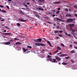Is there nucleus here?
<instances>
[{"label":"nucleus","mask_w":77,"mask_h":77,"mask_svg":"<svg viewBox=\"0 0 77 77\" xmlns=\"http://www.w3.org/2000/svg\"><path fill=\"white\" fill-rule=\"evenodd\" d=\"M66 17H71V15L70 14H67L66 15Z\"/></svg>","instance_id":"8"},{"label":"nucleus","mask_w":77,"mask_h":77,"mask_svg":"<svg viewBox=\"0 0 77 77\" xmlns=\"http://www.w3.org/2000/svg\"><path fill=\"white\" fill-rule=\"evenodd\" d=\"M47 57L48 58H51V56L50 55H48L47 56Z\"/></svg>","instance_id":"35"},{"label":"nucleus","mask_w":77,"mask_h":77,"mask_svg":"<svg viewBox=\"0 0 77 77\" xmlns=\"http://www.w3.org/2000/svg\"><path fill=\"white\" fill-rule=\"evenodd\" d=\"M0 8H4V6L2 5H0Z\"/></svg>","instance_id":"34"},{"label":"nucleus","mask_w":77,"mask_h":77,"mask_svg":"<svg viewBox=\"0 0 77 77\" xmlns=\"http://www.w3.org/2000/svg\"><path fill=\"white\" fill-rule=\"evenodd\" d=\"M73 21V19L72 18H70L66 20L67 22H72Z\"/></svg>","instance_id":"2"},{"label":"nucleus","mask_w":77,"mask_h":77,"mask_svg":"<svg viewBox=\"0 0 77 77\" xmlns=\"http://www.w3.org/2000/svg\"><path fill=\"white\" fill-rule=\"evenodd\" d=\"M74 48H75V49H77V47H74Z\"/></svg>","instance_id":"58"},{"label":"nucleus","mask_w":77,"mask_h":77,"mask_svg":"<svg viewBox=\"0 0 77 77\" xmlns=\"http://www.w3.org/2000/svg\"><path fill=\"white\" fill-rule=\"evenodd\" d=\"M35 17H37V18H40V16L38 14H35Z\"/></svg>","instance_id":"16"},{"label":"nucleus","mask_w":77,"mask_h":77,"mask_svg":"<svg viewBox=\"0 0 77 77\" xmlns=\"http://www.w3.org/2000/svg\"><path fill=\"white\" fill-rule=\"evenodd\" d=\"M53 62H54V63H55V62H56V60H55V59H53Z\"/></svg>","instance_id":"27"},{"label":"nucleus","mask_w":77,"mask_h":77,"mask_svg":"<svg viewBox=\"0 0 77 77\" xmlns=\"http://www.w3.org/2000/svg\"><path fill=\"white\" fill-rule=\"evenodd\" d=\"M70 30H71L72 32H75V30H74V29H72V28H71V29Z\"/></svg>","instance_id":"24"},{"label":"nucleus","mask_w":77,"mask_h":77,"mask_svg":"<svg viewBox=\"0 0 77 77\" xmlns=\"http://www.w3.org/2000/svg\"><path fill=\"white\" fill-rule=\"evenodd\" d=\"M57 48L58 50H61V48H60L59 46H58L57 47Z\"/></svg>","instance_id":"11"},{"label":"nucleus","mask_w":77,"mask_h":77,"mask_svg":"<svg viewBox=\"0 0 77 77\" xmlns=\"http://www.w3.org/2000/svg\"><path fill=\"white\" fill-rule=\"evenodd\" d=\"M60 57H63V56H67V54H62L59 55Z\"/></svg>","instance_id":"5"},{"label":"nucleus","mask_w":77,"mask_h":77,"mask_svg":"<svg viewBox=\"0 0 77 77\" xmlns=\"http://www.w3.org/2000/svg\"><path fill=\"white\" fill-rule=\"evenodd\" d=\"M56 11V10H52L51 11V12L52 13H54Z\"/></svg>","instance_id":"25"},{"label":"nucleus","mask_w":77,"mask_h":77,"mask_svg":"<svg viewBox=\"0 0 77 77\" xmlns=\"http://www.w3.org/2000/svg\"><path fill=\"white\" fill-rule=\"evenodd\" d=\"M37 40L38 42V41L39 42H41V41H42V39H38Z\"/></svg>","instance_id":"17"},{"label":"nucleus","mask_w":77,"mask_h":77,"mask_svg":"<svg viewBox=\"0 0 77 77\" xmlns=\"http://www.w3.org/2000/svg\"><path fill=\"white\" fill-rule=\"evenodd\" d=\"M22 9H23V10H26V11H27V10L26 9H25V8H22Z\"/></svg>","instance_id":"46"},{"label":"nucleus","mask_w":77,"mask_h":77,"mask_svg":"<svg viewBox=\"0 0 77 77\" xmlns=\"http://www.w3.org/2000/svg\"><path fill=\"white\" fill-rule=\"evenodd\" d=\"M59 33H63V31L62 30H60L59 31Z\"/></svg>","instance_id":"41"},{"label":"nucleus","mask_w":77,"mask_h":77,"mask_svg":"<svg viewBox=\"0 0 77 77\" xmlns=\"http://www.w3.org/2000/svg\"><path fill=\"white\" fill-rule=\"evenodd\" d=\"M38 2H40V3H42V1L41 0H38Z\"/></svg>","instance_id":"38"},{"label":"nucleus","mask_w":77,"mask_h":77,"mask_svg":"<svg viewBox=\"0 0 77 77\" xmlns=\"http://www.w3.org/2000/svg\"><path fill=\"white\" fill-rule=\"evenodd\" d=\"M62 65H67V63L64 62L62 63Z\"/></svg>","instance_id":"13"},{"label":"nucleus","mask_w":77,"mask_h":77,"mask_svg":"<svg viewBox=\"0 0 77 77\" xmlns=\"http://www.w3.org/2000/svg\"><path fill=\"white\" fill-rule=\"evenodd\" d=\"M17 25L18 26H20V24L19 23H17Z\"/></svg>","instance_id":"39"},{"label":"nucleus","mask_w":77,"mask_h":77,"mask_svg":"<svg viewBox=\"0 0 77 77\" xmlns=\"http://www.w3.org/2000/svg\"><path fill=\"white\" fill-rule=\"evenodd\" d=\"M22 44L21 43L19 42H17L16 43V45H18V44Z\"/></svg>","instance_id":"10"},{"label":"nucleus","mask_w":77,"mask_h":77,"mask_svg":"<svg viewBox=\"0 0 77 77\" xmlns=\"http://www.w3.org/2000/svg\"><path fill=\"white\" fill-rule=\"evenodd\" d=\"M70 47H72V45H70Z\"/></svg>","instance_id":"61"},{"label":"nucleus","mask_w":77,"mask_h":77,"mask_svg":"<svg viewBox=\"0 0 77 77\" xmlns=\"http://www.w3.org/2000/svg\"><path fill=\"white\" fill-rule=\"evenodd\" d=\"M69 58H70V57H66V59H68Z\"/></svg>","instance_id":"29"},{"label":"nucleus","mask_w":77,"mask_h":77,"mask_svg":"<svg viewBox=\"0 0 77 77\" xmlns=\"http://www.w3.org/2000/svg\"><path fill=\"white\" fill-rule=\"evenodd\" d=\"M52 17H55V14H53L52 15Z\"/></svg>","instance_id":"62"},{"label":"nucleus","mask_w":77,"mask_h":77,"mask_svg":"<svg viewBox=\"0 0 77 77\" xmlns=\"http://www.w3.org/2000/svg\"><path fill=\"white\" fill-rule=\"evenodd\" d=\"M47 43H48V44H50V42L49 41H48L47 42Z\"/></svg>","instance_id":"53"},{"label":"nucleus","mask_w":77,"mask_h":77,"mask_svg":"<svg viewBox=\"0 0 77 77\" xmlns=\"http://www.w3.org/2000/svg\"><path fill=\"white\" fill-rule=\"evenodd\" d=\"M75 17H77V14H75Z\"/></svg>","instance_id":"57"},{"label":"nucleus","mask_w":77,"mask_h":77,"mask_svg":"<svg viewBox=\"0 0 77 77\" xmlns=\"http://www.w3.org/2000/svg\"><path fill=\"white\" fill-rule=\"evenodd\" d=\"M65 11H67L68 12V9L67 8H66L65 9Z\"/></svg>","instance_id":"40"},{"label":"nucleus","mask_w":77,"mask_h":77,"mask_svg":"<svg viewBox=\"0 0 77 77\" xmlns=\"http://www.w3.org/2000/svg\"><path fill=\"white\" fill-rule=\"evenodd\" d=\"M55 59H56V60H58V61L59 60H61V59L59 58H58V57L57 56H55Z\"/></svg>","instance_id":"4"},{"label":"nucleus","mask_w":77,"mask_h":77,"mask_svg":"<svg viewBox=\"0 0 77 77\" xmlns=\"http://www.w3.org/2000/svg\"><path fill=\"white\" fill-rule=\"evenodd\" d=\"M35 45H38V43H35Z\"/></svg>","instance_id":"55"},{"label":"nucleus","mask_w":77,"mask_h":77,"mask_svg":"<svg viewBox=\"0 0 77 77\" xmlns=\"http://www.w3.org/2000/svg\"><path fill=\"white\" fill-rule=\"evenodd\" d=\"M47 22L48 23H49V24H51V22H50L49 21H48Z\"/></svg>","instance_id":"56"},{"label":"nucleus","mask_w":77,"mask_h":77,"mask_svg":"<svg viewBox=\"0 0 77 77\" xmlns=\"http://www.w3.org/2000/svg\"><path fill=\"white\" fill-rule=\"evenodd\" d=\"M65 34L66 35H67V36H71V35L70 34H68V33H67L66 32H65Z\"/></svg>","instance_id":"12"},{"label":"nucleus","mask_w":77,"mask_h":77,"mask_svg":"<svg viewBox=\"0 0 77 77\" xmlns=\"http://www.w3.org/2000/svg\"><path fill=\"white\" fill-rule=\"evenodd\" d=\"M58 35L59 36H60V37H62V36H62V35L60 34H59V35Z\"/></svg>","instance_id":"44"},{"label":"nucleus","mask_w":77,"mask_h":77,"mask_svg":"<svg viewBox=\"0 0 77 77\" xmlns=\"http://www.w3.org/2000/svg\"><path fill=\"white\" fill-rule=\"evenodd\" d=\"M23 5L24 6H25L26 8H27V5L25 4V3H23Z\"/></svg>","instance_id":"20"},{"label":"nucleus","mask_w":77,"mask_h":77,"mask_svg":"<svg viewBox=\"0 0 77 77\" xmlns=\"http://www.w3.org/2000/svg\"><path fill=\"white\" fill-rule=\"evenodd\" d=\"M23 50L24 52H26V51H27V49H26L25 48H23Z\"/></svg>","instance_id":"19"},{"label":"nucleus","mask_w":77,"mask_h":77,"mask_svg":"<svg viewBox=\"0 0 77 77\" xmlns=\"http://www.w3.org/2000/svg\"><path fill=\"white\" fill-rule=\"evenodd\" d=\"M11 33H5V35H11Z\"/></svg>","instance_id":"22"},{"label":"nucleus","mask_w":77,"mask_h":77,"mask_svg":"<svg viewBox=\"0 0 77 77\" xmlns=\"http://www.w3.org/2000/svg\"><path fill=\"white\" fill-rule=\"evenodd\" d=\"M44 51H45V50H42L41 52V53H44Z\"/></svg>","instance_id":"31"},{"label":"nucleus","mask_w":77,"mask_h":77,"mask_svg":"<svg viewBox=\"0 0 77 77\" xmlns=\"http://www.w3.org/2000/svg\"><path fill=\"white\" fill-rule=\"evenodd\" d=\"M6 8H8V9H9V6H7Z\"/></svg>","instance_id":"47"},{"label":"nucleus","mask_w":77,"mask_h":77,"mask_svg":"<svg viewBox=\"0 0 77 77\" xmlns=\"http://www.w3.org/2000/svg\"><path fill=\"white\" fill-rule=\"evenodd\" d=\"M61 45L63 47H65V46H64V45L63 43H61Z\"/></svg>","instance_id":"28"},{"label":"nucleus","mask_w":77,"mask_h":77,"mask_svg":"<svg viewBox=\"0 0 77 77\" xmlns=\"http://www.w3.org/2000/svg\"><path fill=\"white\" fill-rule=\"evenodd\" d=\"M54 4H60V2H54Z\"/></svg>","instance_id":"6"},{"label":"nucleus","mask_w":77,"mask_h":77,"mask_svg":"<svg viewBox=\"0 0 77 77\" xmlns=\"http://www.w3.org/2000/svg\"><path fill=\"white\" fill-rule=\"evenodd\" d=\"M71 61L72 63H74V60H71Z\"/></svg>","instance_id":"45"},{"label":"nucleus","mask_w":77,"mask_h":77,"mask_svg":"<svg viewBox=\"0 0 77 77\" xmlns=\"http://www.w3.org/2000/svg\"><path fill=\"white\" fill-rule=\"evenodd\" d=\"M58 51H59L58 50H57L56 51L54 52V53H57V52H58Z\"/></svg>","instance_id":"37"},{"label":"nucleus","mask_w":77,"mask_h":77,"mask_svg":"<svg viewBox=\"0 0 77 77\" xmlns=\"http://www.w3.org/2000/svg\"><path fill=\"white\" fill-rule=\"evenodd\" d=\"M49 45L50 46V47H51L52 45H51V43H50L49 44Z\"/></svg>","instance_id":"42"},{"label":"nucleus","mask_w":77,"mask_h":77,"mask_svg":"<svg viewBox=\"0 0 77 77\" xmlns=\"http://www.w3.org/2000/svg\"><path fill=\"white\" fill-rule=\"evenodd\" d=\"M15 40H17V41H18L19 40V39H15Z\"/></svg>","instance_id":"60"},{"label":"nucleus","mask_w":77,"mask_h":77,"mask_svg":"<svg viewBox=\"0 0 77 77\" xmlns=\"http://www.w3.org/2000/svg\"><path fill=\"white\" fill-rule=\"evenodd\" d=\"M8 2H11V1H12V0H8Z\"/></svg>","instance_id":"64"},{"label":"nucleus","mask_w":77,"mask_h":77,"mask_svg":"<svg viewBox=\"0 0 77 77\" xmlns=\"http://www.w3.org/2000/svg\"><path fill=\"white\" fill-rule=\"evenodd\" d=\"M74 43L75 44H77V42H74Z\"/></svg>","instance_id":"52"},{"label":"nucleus","mask_w":77,"mask_h":77,"mask_svg":"<svg viewBox=\"0 0 77 77\" xmlns=\"http://www.w3.org/2000/svg\"><path fill=\"white\" fill-rule=\"evenodd\" d=\"M19 21H22V22H25V21H26V20H24L19 19Z\"/></svg>","instance_id":"7"},{"label":"nucleus","mask_w":77,"mask_h":77,"mask_svg":"<svg viewBox=\"0 0 77 77\" xmlns=\"http://www.w3.org/2000/svg\"><path fill=\"white\" fill-rule=\"evenodd\" d=\"M58 32H59V31H58L57 30H55L54 32V33H58Z\"/></svg>","instance_id":"23"},{"label":"nucleus","mask_w":77,"mask_h":77,"mask_svg":"<svg viewBox=\"0 0 77 77\" xmlns=\"http://www.w3.org/2000/svg\"><path fill=\"white\" fill-rule=\"evenodd\" d=\"M10 42H14V41H13V40H10Z\"/></svg>","instance_id":"54"},{"label":"nucleus","mask_w":77,"mask_h":77,"mask_svg":"<svg viewBox=\"0 0 77 77\" xmlns=\"http://www.w3.org/2000/svg\"><path fill=\"white\" fill-rule=\"evenodd\" d=\"M5 28H6V29H9V28L7 26H5Z\"/></svg>","instance_id":"49"},{"label":"nucleus","mask_w":77,"mask_h":77,"mask_svg":"<svg viewBox=\"0 0 77 77\" xmlns=\"http://www.w3.org/2000/svg\"><path fill=\"white\" fill-rule=\"evenodd\" d=\"M34 41L35 42H38V40H36V39H35L34 40Z\"/></svg>","instance_id":"30"},{"label":"nucleus","mask_w":77,"mask_h":77,"mask_svg":"<svg viewBox=\"0 0 77 77\" xmlns=\"http://www.w3.org/2000/svg\"><path fill=\"white\" fill-rule=\"evenodd\" d=\"M1 11L3 13H6V11L5 10H1Z\"/></svg>","instance_id":"15"},{"label":"nucleus","mask_w":77,"mask_h":77,"mask_svg":"<svg viewBox=\"0 0 77 77\" xmlns=\"http://www.w3.org/2000/svg\"><path fill=\"white\" fill-rule=\"evenodd\" d=\"M5 45H9L11 44V42H5L4 43Z\"/></svg>","instance_id":"3"},{"label":"nucleus","mask_w":77,"mask_h":77,"mask_svg":"<svg viewBox=\"0 0 77 77\" xmlns=\"http://www.w3.org/2000/svg\"><path fill=\"white\" fill-rule=\"evenodd\" d=\"M38 10H41V11H44V9H42L41 8H38Z\"/></svg>","instance_id":"26"},{"label":"nucleus","mask_w":77,"mask_h":77,"mask_svg":"<svg viewBox=\"0 0 77 77\" xmlns=\"http://www.w3.org/2000/svg\"><path fill=\"white\" fill-rule=\"evenodd\" d=\"M5 21L4 19H2L1 20V21Z\"/></svg>","instance_id":"59"},{"label":"nucleus","mask_w":77,"mask_h":77,"mask_svg":"<svg viewBox=\"0 0 77 77\" xmlns=\"http://www.w3.org/2000/svg\"><path fill=\"white\" fill-rule=\"evenodd\" d=\"M20 12L21 14H22V15H24V13L23 11H20Z\"/></svg>","instance_id":"18"},{"label":"nucleus","mask_w":77,"mask_h":77,"mask_svg":"<svg viewBox=\"0 0 77 77\" xmlns=\"http://www.w3.org/2000/svg\"><path fill=\"white\" fill-rule=\"evenodd\" d=\"M60 12V11L58 10L57 11V12H56V14H57L58 15V14H59Z\"/></svg>","instance_id":"14"},{"label":"nucleus","mask_w":77,"mask_h":77,"mask_svg":"<svg viewBox=\"0 0 77 77\" xmlns=\"http://www.w3.org/2000/svg\"><path fill=\"white\" fill-rule=\"evenodd\" d=\"M27 47L28 48H32V46H27Z\"/></svg>","instance_id":"33"},{"label":"nucleus","mask_w":77,"mask_h":77,"mask_svg":"<svg viewBox=\"0 0 77 77\" xmlns=\"http://www.w3.org/2000/svg\"><path fill=\"white\" fill-rule=\"evenodd\" d=\"M74 7L75 8H76V9H77V6L75 5L74 6Z\"/></svg>","instance_id":"50"},{"label":"nucleus","mask_w":77,"mask_h":77,"mask_svg":"<svg viewBox=\"0 0 77 77\" xmlns=\"http://www.w3.org/2000/svg\"><path fill=\"white\" fill-rule=\"evenodd\" d=\"M38 46L41 45V43H38Z\"/></svg>","instance_id":"43"},{"label":"nucleus","mask_w":77,"mask_h":77,"mask_svg":"<svg viewBox=\"0 0 77 77\" xmlns=\"http://www.w3.org/2000/svg\"><path fill=\"white\" fill-rule=\"evenodd\" d=\"M57 10H58V11H60V8H57Z\"/></svg>","instance_id":"48"},{"label":"nucleus","mask_w":77,"mask_h":77,"mask_svg":"<svg viewBox=\"0 0 77 77\" xmlns=\"http://www.w3.org/2000/svg\"><path fill=\"white\" fill-rule=\"evenodd\" d=\"M2 35V32H0V36Z\"/></svg>","instance_id":"51"},{"label":"nucleus","mask_w":77,"mask_h":77,"mask_svg":"<svg viewBox=\"0 0 77 77\" xmlns=\"http://www.w3.org/2000/svg\"><path fill=\"white\" fill-rule=\"evenodd\" d=\"M49 60V61H50L51 62H52V59H51V58H49L48 59Z\"/></svg>","instance_id":"32"},{"label":"nucleus","mask_w":77,"mask_h":77,"mask_svg":"<svg viewBox=\"0 0 77 77\" xmlns=\"http://www.w3.org/2000/svg\"><path fill=\"white\" fill-rule=\"evenodd\" d=\"M56 19L57 20H58V21H62V20L60 19V18H58L57 17H56Z\"/></svg>","instance_id":"9"},{"label":"nucleus","mask_w":77,"mask_h":77,"mask_svg":"<svg viewBox=\"0 0 77 77\" xmlns=\"http://www.w3.org/2000/svg\"><path fill=\"white\" fill-rule=\"evenodd\" d=\"M71 53H75V52H74V50H73L72 51L70 52Z\"/></svg>","instance_id":"21"},{"label":"nucleus","mask_w":77,"mask_h":77,"mask_svg":"<svg viewBox=\"0 0 77 77\" xmlns=\"http://www.w3.org/2000/svg\"><path fill=\"white\" fill-rule=\"evenodd\" d=\"M27 5H30V3H27Z\"/></svg>","instance_id":"63"},{"label":"nucleus","mask_w":77,"mask_h":77,"mask_svg":"<svg viewBox=\"0 0 77 77\" xmlns=\"http://www.w3.org/2000/svg\"><path fill=\"white\" fill-rule=\"evenodd\" d=\"M41 46H45V45L41 43Z\"/></svg>","instance_id":"36"},{"label":"nucleus","mask_w":77,"mask_h":77,"mask_svg":"<svg viewBox=\"0 0 77 77\" xmlns=\"http://www.w3.org/2000/svg\"><path fill=\"white\" fill-rule=\"evenodd\" d=\"M74 24H69V26H68L67 28V29H68L69 30H70L71 29V28H72V27H74Z\"/></svg>","instance_id":"1"}]
</instances>
